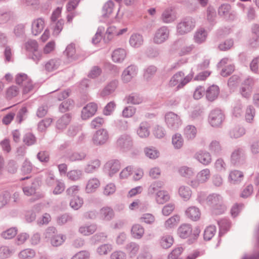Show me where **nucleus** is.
I'll list each match as a JSON object with an SVG mask.
<instances>
[{
    "label": "nucleus",
    "mask_w": 259,
    "mask_h": 259,
    "mask_svg": "<svg viewBox=\"0 0 259 259\" xmlns=\"http://www.w3.org/2000/svg\"><path fill=\"white\" fill-rule=\"evenodd\" d=\"M200 231L199 227H196L193 229L190 224H183L178 229V234L182 238L189 237V243H192L198 239Z\"/></svg>",
    "instance_id": "1"
},
{
    "label": "nucleus",
    "mask_w": 259,
    "mask_h": 259,
    "mask_svg": "<svg viewBox=\"0 0 259 259\" xmlns=\"http://www.w3.org/2000/svg\"><path fill=\"white\" fill-rule=\"evenodd\" d=\"M194 74V72L191 70L189 74L184 77V72L179 71L171 77L169 82V85L170 87L177 85V89H181L192 80Z\"/></svg>",
    "instance_id": "2"
},
{
    "label": "nucleus",
    "mask_w": 259,
    "mask_h": 259,
    "mask_svg": "<svg viewBox=\"0 0 259 259\" xmlns=\"http://www.w3.org/2000/svg\"><path fill=\"white\" fill-rule=\"evenodd\" d=\"M207 201L208 204L212 207L213 212L215 214L223 213L226 210V207L223 204V198L218 194H210L207 197Z\"/></svg>",
    "instance_id": "3"
},
{
    "label": "nucleus",
    "mask_w": 259,
    "mask_h": 259,
    "mask_svg": "<svg viewBox=\"0 0 259 259\" xmlns=\"http://www.w3.org/2000/svg\"><path fill=\"white\" fill-rule=\"evenodd\" d=\"M165 122L167 127L172 131H177L183 123L181 117L173 112H168L165 114Z\"/></svg>",
    "instance_id": "4"
},
{
    "label": "nucleus",
    "mask_w": 259,
    "mask_h": 259,
    "mask_svg": "<svg viewBox=\"0 0 259 259\" xmlns=\"http://www.w3.org/2000/svg\"><path fill=\"white\" fill-rule=\"evenodd\" d=\"M210 177V171L208 168H204L199 171L196 175V179L190 181L188 184L193 188H198L200 184L208 181Z\"/></svg>",
    "instance_id": "5"
},
{
    "label": "nucleus",
    "mask_w": 259,
    "mask_h": 259,
    "mask_svg": "<svg viewBox=\"0 0 259 259\" xmlns=\"http://www.w3.org/2000/svg\"><path fill=\"white\" fill-rule=\"evenodd\" d=\"M195 21L191 17L183 19L177 25V32L181 35L186 34L191 31L195 27Z\"/></svg>",
    "instance_id": "6"
},
{
    "label": "nucleus",
    "mask_w": 259,
    "mask_h": 259,
    "mask_svg": "<svg viewBox=\"0 0 259 259\" xmlns=\"http://www.w3.org/2000/svg\"><path fill=\"white\" fill-rule=\"evenodd\" d=\"M225 119V115L222 111L219 109L212 110L208 116V122L213 127L220 126Z\"/></svg>",
    "instance_id": "7"
},
{
    "label": "nucleus",
    "mask_w": 259,
    "mask_h": 259,
    "mask_svg": "<svg viewBox=\"0 0 259 259\" xmlns=\"http://www.w3.org/2000/svg\"><path fill=\"white\" fill-rule=\"evenodd\" d=\"M109 138V135L108 131L101 128L96 132L93 135L92 141L96 146H102L105 144Z\"/></svg>",
    "instance_id": "8"
},
{
    "label": "nucleus",
    "mask_w": 259,
    "mask_h": 259,
    "mask_svg": "<svg viewBox=\"0 0 259 259\" xmlns=\"http://www.w3.org/2000/svg\"><path fill=\"white\" fill-rule=\"evenodd\" d=\"M169 30L167 26H162L157 29L153 37V41L155 44H161L168 39Z\"/></svg>",
    "instance_id": "9"
},
{
    "label": "nucleus",
    "mask_w": 259,
    "mask_h": 259,
    "mask_svg": "<svg viewBox=\"0 0 259 259\" xmlns=\"http://www.w3.org/2000/svg\"><path fill=\"white\" fill-rule=\"evenodd\" d=\"M16 82L23 88V93L27 94L32 90L33 85L31 79L25 73H19L16 77Z\"/></svg>",
    "instance_id": "10"
},
{
    "label": "nucleus",
    "mask_w": 259,
    "mask_h": 259,
    "mask_svg": "<svg viewBox=\"0 0 259 259\" xmlns=\"http://www.w3.org/2000/svg\"><path fill=\"white\" fill-rule=\"evenodd\" d=\"M117 147L123 151H127L133 146V141L131 136L127 134L121 135L116 142Z\"/></svg>",
    "instance_id": "11"
},
{
    "label": "nucleus",
    "mask_w": 259,
    "mask_h": 259,
    "mask_svg": "<svg viewBox=\"0 0 259 259\" xmlns=\"http://www.w3.org/2000/svg\"><path fill=\"white\" fill-rule=\"evenodd\" d=\"M138 72L137 66L131 65L123 71L121 74V80L124 83H128L136 76Z\"/></svg>",
    "instance_id": "12"
},
{
    "label": "nucleus",
    "mask_w": 259,
    "mask_h": 259,
    "mask_svg": "<svg viewBox=\"0 0 259 259\" xmlns=\"http://www.w3.org/2000/svg\"><path fill=\"white\" fill-rule=\"evenodd\" d=\"M101 182L99 179L96 177L90 178L87 182L84 191L87 194L95 193L99 188Z\"/></svg>",
    "instance_id": "13"
},
{
    "label": "nucleus",
    "mask_w": 259,
    "mask_h": 259,
    "mask_svg": "<svg viewBox=\"0 0 259 259\" xmlns=\"http://www.w3.org/2000/svg\"><path fill=\"white\" fill-rule=\"evenodd\" d=\"M98 109L97 104L90 103L84 106L81 111V117L83 120H87L92 117L96 112Z\"/></svg>",
    "instance_id": "14"
},
{
    "label": "nucleus",
    "mask_w": 259,
    "mask_h": 259,
    "mask_svg": "<svg viewBox=\"0 0 259 259\" xmlns=\"http://www.w3.org/2000/svg\"><path fill=\"white\" fill-rule=\"evenodd\" d=\"M194 157L199 162L205 166L209 165L212 161L210 153L206 151L200 150L197 152Z\"/></svg>",
    "instance_id": "15"
},
{
    "label": "nucleus",
    "mask_w": 259,
    "mask_h": 259,
    "mask_svg": "<svg viewBox=\"0 0 259 259\" xmlns=\"http://www.w3.org/2000/svg\"><path fill=\"white\" fill-rule=\"evenodd\" d=\"M186 217L192 221H198L201 217V211L199 208L191 206L188 207L185 212Z\"/></svg>",
    "instance_id": "16"
},
{
    "label": "nucleus",
    "mask_w": 259,
    "mask_h": 259,
    "mask_svg": "<svg viewBox=\"0 0 259 259\" xmlns=\"http://www.w3.org/2000/svg\"><path fill=\"white\" fill-rule=\"evenodd\" d=\"M101 161L95 158L89 161L84 167L86 174H93L97 171L101 166Z\"/></svg>",
    "instance_id": "17"
},
{
    "label": "nucleus",
    "mask_w": 259,
    "mask_h": 259,
    "mask_svg": "<svg viewBox=\"0 0 259 259\" xmlns=\"http://www.w3.org/2000/svg\"><path fill=\"white\" fill-rule=\"evenodd\" d=\"M105 168L108 171L110 177L116 173L120 168L121 165L119 160L112 159L108 161L105 164Z\"/></svg>",
    "instance_id": "18"
},
{
    "label": "nucleus",
    "mask_w": 259,
    "mask_h": 259,
    "mask_svg": "<svg viewBox=\"0 0 259 259\" xmlns=\"http://www.w3.org/2000/svg\"><path fill=\"white\" fill-rule=\"evenodd\" d=\"M208 35V32L202 27L198 28L194 34V41L198 44L204 42Z\"/></svg>",
    "instance_id": "19"
},
{
    "label": "nucleus",
    "mask_w": 259,
    "mask_h": 259,
    "mask_svg": "<svg viewBox=\"0 0 259 259\" xmlns=\"http://www.w3.org/2000/svg\"><path fill=\"white\" fill-rule=\"evenodd\" d=\"M45 20L42 18H37L34 20L31 25V31L34 35H37L44 29Z\"/></svg>",
    "instance_id": "20"
},
{
    "label": "nucleus",
    "mask_w": 259,
    "mask_h": 259,
    "mask_svg": "<svg viewBox=\"0 0 259 259\" xmlns=\"http://www.w3.org/2000/svg\"><path fill=\"white\" fill-rule=\"evenodd\" d=\"M205 93L206 99L212 102L218 98L220 93V89L218 85H212L206 90Z\"/></svg>",
    "instance_id": "21"
},
{
    "label": "nucleus",
    "mask_w": 259,
    "mask_h": 259,
    "mask_svg": "<svg viewBox=\"0 0 259 259\" xmlns=\"http://www.w3.org/2000/svg\"><path fill=\"white\" fill-rule=\"evenodd\" d=\"M150 124L147 122H141L137 128V133L141 138H146L150 135Z\"/></svg>",
    "instance_id": "22"
},
{
    "label": "nucleus",
    "mask_w": 259,
    "mask_h": 259,
    "mask_svg": "<svg viewBox=\"0 0 259 259\" xmlns=\"http://www.w3.org/2000/svg\"><path fill=\"white\" fill-rule=\"evenodd\" d=\"M118 84V81L117 80H112L101 92V96L106 97L110 95L115 91Z\"/></svg>",
    "instance_id": "23"
},
{
    "label": "nucleus",
    "mask_w": 259,
    "mask_h": 259,
    "mask_svg": "<svg viewBox=\"0 0 259 259\" xmlns=\"http://www.w3.org/2000/svg\"><path fill=\"white\" fill-rule=\"evenodd\" d=\"M99 215L101 219L108 221L114 217V213L110 207L105 206L101 208Z\"/></svg>",
    "instance_id": "24"
},
{
    "label": "nucleus",
    "mask_w": 259,
    "mask_h": 259,
    "mask_svg": "<svg viewBox=\"0 0 259 259\" xmlns=\"http://www.w3.org/2000/svg\"><path fill=\"white\" fill-rule=\"evenodd\" d=\"M144 42L143 36L139 33L132 34L129 39V43L131 47L137 48L141 46Z\"/></svg>",
    "instance_id": "25"
},
{
    "label": "nucleus",
    "mask_w": 259,
    "mask_h": 259,
    "mask_svg": "<svg viewBox=\"0 0 259 259\" xmlns=\"http://www.w3.org/2000/svg\"><path fill=\"white\" fill-rule=\"evenodd\" d=\"M126 56V53L124 49L118 48L115 50L112 54V59L115 63L122 62Z\"/></svg>",
    "instance_id": "26"
},
{
    "label": "nucleus",
    "mask_w": 259,
    "mask_h": 259,
    "mask_svg": "<svg viewBox=\"0 0 259 259\" xmlns=\"http://www.w3.org/2000/svg\"><path fill=\"white\" fill-rule=\"evenodd\" d=\"M71 120V116L70 114L67 113L61 116L56 122V127L58 129H65L69 124Z\"/></svg>",
    "instance_id": "27"
},
{
    "label": "nucleus",
    "mask_w": 259,
    "mask_h": 259,
    "mask_svg": "<svg viewBox=\"0 0 259 259\" xmlns=\"http://www.w3.org/2000/svg\"><path fill=\"white\" fill-rule=\"evenodd\" d=\"M61 64V61L59 59H52L45 64V69L48 72L54 71L59 67Z\"/></svg>",
    "instance_id": "28"
},
{
    "label": "nucleus",
    "mask_w": 259,
    "mask_h": 259,
    "mask_svg": "<svg viewBox=\"0 0 259 259\" xmlns=\"http://www.w3.org/2000/svg\"><path fill=\"white\" fill-rule=\"evenodd\" d=\"M244 151L242 148L235 149L232 153L231 160L234 164L239 163L244 159Z\"/></svg>",
    "instance_id": "29"
},
{
    "label": "nucleus",
    "mask_w": 259,
    "mask_h": 259,
    "mask_svg": "<svg viewBox=\"0 0 259 259\" xmlns=\"http://www.w3.org/2000/svg\"><path fill=\"white\" fill-rule=\"evenodd\" d=\"M97 230V226L95 224L84 225L79 228V232L84 236H89L93 234Z\"/></svg>",
    "instance_id": "30"
},
{
    "label": "nucleus",
    "mask_w": 259,
    "mask_h": 259,
    "mask_svg": "<svg viewBox=\"0 0 259 259\" xmlns=\"http://www.w3.org/2000/svg\"><path fill=\"white\" fill-rule=\"evenodd\" d=\"M125 100L127 104L134 105L140 104L143 101V98L139 94L135 93H132L125 97Z\"/></svg>",
    "instance_id": "31"
},
{
    "label": "nucleus",
    "mask_w": 259,
    "mask_h": 259,
    "mask_svg": "<svg viewBox=\"0 0 259 259\" xmlns=\"http://www.w3.org/2000/svg\"><path fill=\"white\" fill-rule=\"evenodd\" d=\"M243 177L242 172L238 170H233L230 171L228 180L230 183L235 184L240 182Z\"/></svg>",
    "instance_id": "32"
},
{
    "label": "nucleus",
    "mask_w": 259,
    "mask_h": 259,
    "mask_svg": "<svg viewBox=\"0 0 259 259\" xmlns=\"http://www.w3.org/2000/svg\"><path fill=\"white\" fill-rule=\"evenodd\" d=\"M170 199V195L165 190L158 191L155 195V200L158 204H162Z\"/></svg>",
    "instance_id": "33"
},
{
    "label": "nucleus",
    "mask_w": 259,
    "mask_h": 259,
    "mask_svg": "<svg viewBox=\"0 0 259 259\" xmlns=\"http://www.w3.org/2000/svg\"><path fill=\"white\" fill-rule=\"evenodd\" d=\"M125 249L131 257H133L138 252L140 246L137 243L131 242L127 243L125 246Z\"/></svg>",
    "instance_id": "34"
},
{
    "label": "nucleus",
    "mask_w": 259,
    "mask_h": 259,
    "mask_svg": "<svg viewBox=\"0 0 259 259\" xmlns=\"http://www.w3.org/2000/svg\"><path fill=\"white\" fill-rule=\"evenodd\" d=\"M171 143L174 148L178 150L183 147L184 140L181 134L176 133L172 136Z\"/></svg>",
    "instance_id": "35"
},
{
    "label": "nucleus",
    "mask_w": 259,
    "mask_h": 259,
    "mask_svg": "<svg viewBox=\"0 0 259 259\" xmlns=\"http://www.w3.org/2000/svg\"><path fill=\"white\" fill-rule=\"evenodd\" d=\"M197 134V130L195 126L188 125L184 129V135L188 140L194 139Z\"/></svg>",
    "instance_id": "36"
},
{
    "label": "nucleus",
    "mask_w": 259,
    "mask_h": 259,
    "mask_svg": "<svg viewBox=\"0 0 259 259\" xmlns=\"http://www.w3.org/2000/svg\"><path fill=\"white\" fill-rule=\"evenodd\" d=\"M64 54L67 57L70 61L74 60L77 59V56L76 54L75 45L71 44L68 45L64 52Z\"/></svg>",
    "instance_id": "37"
},
{
    "label": "nucleus",
    "mask_w": 259,
    "mask_h": 259,
    "mask_svg": "<svg viewBox=\"0 0 259 259\" xmlns=\"http://www.w3.org/2000/svg\"><path fill=\"white\" fill-rule=\"evenodd\" d=\"M173 243L174 238L169 235H164L159 239L160 246L164 249H167L171 247Z\"/></svg>",
    "instance_id": "38"
},
{
    "label": "nucleus",
    "mask_w": 259,
    "mask_h": 259,
    "mask_svg": "<svg viewBox=\"0 0 259 259\" xmlns=\"http://www.w3.org/2000/svg\"><path fill=\"white\" fill-rule=\"evenodd\" d=\"M177 19L176 16L171 10H165L161 16V19L165 23H169L175 21Z\"/></svg>",
    "instance_id": "39"
},
{
    "label": "nucleus",
    "mask_w": 259,
    "mask_h": 259,
    "mask_svg": "<svg viewBox=\"0 0 259 259\" xmlns=\"http://www.w3.org/2000/svg\"><path fill=\"white\" fill-rule=\"evenodd\" d=\"M133 237L135 239H141L144 234V228L139 224H135L131 229Z\"/></svg>",
    "instance_id": "40"
},
{
    "label": "nucleus",
    "mask_w": 259,
    "mask_h": 259,
    "mask_svg": "<svg viewBox=\"0 0 259 259\" xmlns=\"http://www.w3.org/2000/svg\"><path fill=\"white\" fill-rule=\"evenodd\" d=\"M245 134V128L240 125L235 126L230 131L229 135L231 138L237 139Z\"/></svg>",
    "instance_id": "41"
},
{
    "label": "nucleus",
    "mask_w": 259,
    "mask_h": 259,
    "mask_svg": "<svg viewBox=\"0 0 259 259\" xmlns=\"http://www.w3.org/2000/svg\"><path fill=\"white\" fill-rule=\"evenodd\" d=\"M208 150L214 155H220L222 150V146L219 141L213 140L208 145Z\"/></svg>",
    "instance_id": "42"
},
{
    "label": "nucleus",
    "mask_w": 259,
    "mask_h": 259,
    "mask_svg": "<svg viewBox=\"0 0 259 259\" xmlns=\"http://www.w3.org/2000/svg\"><path fill=\"white\" fill-rule=\"evenodd\" d=\"M66 175L70 180L75 182L82 179L83 172L80 169H73L69 171Z\"/></svg>",
    "instance_id": "43"
},
{
    "label": "nucleus",
    "mask_w": 259,
    "mask_h": 259,
    "mask_svg": "<svg viewBox=\"0 0 259 259\" xmlns=\"http://www.w3.org/2000/svg\"><path fill=\"white\" fill-rule=\"evenodd\" d=\"M87 156V154L83 152H74L69 153L67 155V159L70 161L73 162L76 161H81L84 160Z\"/></svg>",
    "instance_id": "44"
},
{
    "label": "nucleus",
    "mask_w": 259,
    "mask_h": 259,
    "mask_svg": "<svg viewBox=\"0 0 259 259\" xmlns=\"http://www.w3.org/2000/svg\"><path fill=\"white\" fill-rule=\"evenodd\" d=\"M251 80L249 79L245 81V83L240 89V93L242 97L248 98L251 94V85L250 84Z\"/></svg>",
    "instance_id": "45"
},
{
    "label": "nucleus",
    "mask_w": 259,
    "mask_h": 259,
    "mask_svg": "<svg viewBox=\"0 0 259 259\" xmlns=\"http://www.w3.org/2000/svg\"><path fill=\"white\" fill-rule=\"evenodd\" d=\"M218 224L220 227L219 236H221L228 231L230 228V221L227 219H223L218 221Z\"/></svg>",
    "instance_id": "46"
},
{
    "label": "nucleus",
    "mask_w": 259,
    "mask_h": 259,
    "mask_svg": "<svg viewBox=\"0 0 259 259\" xmlns=\"http://www.w3.org/2000/svg\"><path fill=\"white\" fill-rule=\"evenodd\" d=\"M66 240V236L63 234H54L50 238L51 244L53 246L62 245Z\"/></svg>",
    "instance_id": "47"
},
{
    "label": "nucleus",
    "mask_w": 259,
    "mask_h": 259,
    "mask_svg": "<svg viewBox=\"0 0 259 259\" xmlns=\"http://www.w3.org/2000/svg\"><path fill=\"white\" fill-rule=\"evenodd\" d=\"M178 192L180 196L185 201L189 200L192 195V191L188 186H181L180 187Z\"/></svg>",
    "instance_id": "48"
},
{
    "label": "nucleus",
    "mask_w": 259,
    "mask_h": 259,
    "mask_svg": "<svg viewBox=\"0 0 259 259\" xmlns=\"http://www.w3.org/2000/svg\"><path fill=\"white\" fill-rule=\"evenodd\" d=\"M163 184L160 181H156L152 183L148 188V194L149 195L156 194L160 189L162 188Z\"/></svg>",
    "instance_id": "49"
},
{
    "label": "nucleus",
    "mask_w": 259,
    "mask_h": 259,
    "mask_svg": "<svg viewBox=\"0 0 259 259\" xmlns=\"http://www.w3.org/2000/svg\"><path fill=\"white\" fill-rule=\"evenodd\" d=\"M146 156L150 159H155L159 156V152L155 147H146L144 149Z\"/></svg>",
    "instance_id": "50"
},
{
    "label": "nucleus",
    "mask_w": 259,
    "mask_h": 259,
    "mask_svg": "<svg viewBox=\"0 0 259 259\" xmlns=\"http://www.w3.org/2000/svg\"><path fill=\"white\" fill-rule=\"evenodd\" d=\"M180 221V217L175 215L167 219L164 223V226L166 229L174 228Z\"/></svg>",
    "instance_id": "51"
},
{
    "label": "nucleus",
    "mask_w": 259,
    "mask_h": 259,
    "mask_svg": "<svg viewBox=\"0 0 259 259\" xmlns=\"http://www.w3.org/2000/svg\"><path fill=\"white\" fill-rule=\"evenodd\" d=\"M35 251L31 248H26L21 250L19 254V257L21 259H31L35 256Z\"/></svg>",
    "instance_id": "52"
},
{
    "label": "nucleus",
    "mask_w": 259,
    "mask_h": 259,
    "mask_svg": "<svg viewBox=\"0 0 259 259\" xmlns=\"http://www.w3.org/2000/svg\"><path fill=\"white\" fill-rule=\"evenodd\" d=\"M83 204V198L77 196L71 198L70 201V206L74 210L79 209Z\"/></svg>",
    "instance_id": "53"
},
{
    "label": "nucleus",
    "mask_w": 259,
    "mask_h": 259,
    "mask_svg": "<svg viewBox=\"0 0 259 259\" xmlns=\"http://www.w3.org/2000/svg\"><path fill=\"white\" fill-rule=\"evenodd\" d=\"M216 233V227L214 225L207 227L204 231L203 237L205 240H210Z\"/></svg>",
    "instance_id": "54"
},
{
    "label": "nucleus",
    "mask_w": 259,
    "mask_h": 259,
    "mask_svg": "<svg viewBox=\"0 0 259 259\" xmlns=\"http://www.w3.org/2000/svg\"><path fill=\"white\" fill-rule=\"evenodd\" d=\"M180 175L185 178H190L194 175L192 168L186 166H181L179 169Z\"/></svg>",
    "instance_id": "55"
},
{
    "label": "nucleus",
    "mask_w": 259,
    "mask_h": 259,
    "mask_svg": "<svg viewBox=\"0 0 259 259\" xmlns=\"http://www.w3.org/2000/svg\"><path fill=\"white\" fill-rule=\"evenodd\" d=\"M255 114V109L252 106H248L245 111V119L246 122L251 123Z\"/></svg>",
    "instance_id": "56"
},
{
    "label": "nucleus",
    "mask_w": 259,
    "mask_h": 259,
    "mask_svg": "<svg viewBox=\"0 0 259 259\" xmlns=\"http://www.w3.org/2000/svg\"><path fill=\"white\" fill-rule=\"evenodd\" d=\"M52 26L53 30V34L58 35L62 31L64 25V21L62 19L58 20L57 22H52Z\"/></svg>",
    "instance_id": "57"
},
{
    "label": "nucleus",
    "mask_w": 259,
    "mask_h": 259,
    "mask_svg": "<svg viewBox=\"0 0 259 259\" xmlns=\"http://www.w3.org/2000/svg\"><path fill=\"white\" fill-rule=\"evenodd\" d=\"M13 18V13L11 11H0V24H4Z\"/></svg>",
    "instance_id": "58"
},
{
    "label": "nucleus",
    "mask_w": 259,
    "mask_h": 259,
    "mask_svg": "<svg viewBox=\"0 0 259 259\" xmlns=\"http://www.w3.org/2000/svg\"><path fill=\"white\" fill-rule=\"evenodd\" d=\"M114 3L112 1H108L103 6V16L108 17L113 12Z\"/></svg>",
    "instance_id": "59"
},
{
    "label": "nucleus",
    "mask_w": 259,
    "mask_h": 259,
    "mask_svg": "<svg viewBox=\"0 0 259 259\" xmlns=\"http://www.w3.org/2000/svg\"><path fill=\"white\" fill-rule=\"evenodd\" d=\"M26 50L30 53L38 50V46L37 41L33 39H29L25 44Z\"/></svg>",
    "instance_id": "60"
},
{
    "label": "nucleus",
    "mask_w": 259,
    "mask_h": 259,
    "mask_svg": "<svg viewBox=\"0 0 259 259\" xmlns=\"http://www.w3.org/2000/svg\"><path fill=\"white\" fill-rule=\"evenodd\" d=\"M214 167L216 171L223 172L226 170L227 165L223 158H219L214 162Z\"/></svg>",
    "instance_id": "61"
},
{
    "label": "nucleus",
    "mask_w": 259,
    "mask_h": 259,
    "mask_svg": "<svg viewBox=\"0 0 259 259\" xmlns=\"http://www.w3.org/2000/svg\"><path fill=\"white\" fill-rule=\"evenodd\" d=\"M156 71L157 68L155 66H149L145 69L144 73V78L147 80H149L154 75Z\"/></svg>",
    "instance_id": "62"
},
{
    "label": "nucleus",
    "mask_w": 259,
    "mask_h": 259,
    "mask_svg": "<svg viewBox=\"0 0 259 259\" xmlns=\"http://www.w3.org/2000/svg\"><path fill=\"white\" fill-rule=\"evenodd\" d=\"M17 232V230L15 228H11L3 231L1 234V236L5 239H11L15 236Z\"/></svg>",
    "instance_id": "63"
},
{
    "label": "nucleus",
    "mask_w": 259,
    "mask_h": 259,
    "mask_svg": "<svg viewBox=\"0 0 259 259\" xmlns=\"http://www.w3.org/2000/svg\"><path fill=\"white\" fill-rule=\"evenodd\" d=\"M183 248L182 247L175 248L168 255V259H180V255L182 253Z\"/></svg>",
    "instance_id": "64"
}]
</instances>
